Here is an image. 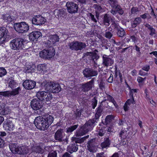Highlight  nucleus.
Returning <instances> with one entry per match:
<instances>
[{"label":"nucleus","mask_w":157,"mask_h":157,"mask_svg":"<svg viewBox=\"0 0 157 157\" xmlns=\"http://www.w3.org/2000/svg\"><path fill=\"white\" fill-rule=\"evenodd\" d=\"M41 116L36 117L34 120V124L37 129L43 131L48 129L50 125L53 122V117L48 113H42Z\"/></svg>","instance_id":"f257e3e1"},{"label":"nucleus","mask_w":157,"mask_h":157,"mask_svg":"<svg viewBox=\"0 0 157 157\" xmlns=\"http://www.w3.org/2000/svg\"><path fill=\"white\" fill-rule=\"evenodd\" d=\"M95 122V119L89 120L80 128L78 129L75 133L76 136H82L91 131L94 127Z\"/></svg>","instance_id":"f03ea898"},{"label":"nucleus","mask_w":157,"mask_h":157,"mask_svg":"<svg viewBox=\"0 0 157 157\" xmlns=\"http://www.w3.org/2000/svg\"><path fill=\"white\" fill-rule=\"evenodd\" d=\"M41 85L42 86L44 87L46 91L52 93H58L61 90V88L59 84L53 82H47L45 81L42 82Z\"/></svg>","instance_id":"7ed1b4c3"},{"label":"nucleus","mask_w":157,"mask_h":157,"mask_svg":"<svg viewBox=\"0 0 157 157\" xmlns=\"http://www.w3.org/2000/svg\"><path fill=\"white\" fill-rule=\"evenodd\" d=\"M25 40L22 38H15L11 42V49L19 51L25 50L26 49L25 47Z\"/></svg>","instance_id":"20e7f679"},{"label":"nucleus","mask_w":157,"mask_h":157,"mask_svg":"<svg viewBox=\"0 0 157 157\" xmlns=\"http://www.w3.org/2000/svg\"><path fill=\"white\" fill-rule=\"evenodd\" d=\"M30 105L34 110V113L38 115L44 113L41 110L43 106V103L38 98L33 99L31 102Z\"/></svg>","instance_id":"39448f33"},{"label":"nucleus","mask_w":157,"mask_h":157,"mask_svg":"<svg viewBox=\"0 0 157 157\" xmlns=\"http://www.w3.org/2000/svg\"><path fill=\"white\" fill-rule=\"evenodd\" d=\"M15 30L19 33H24L27 32L29 29V25L25 22L15 23L13 25Z\"/></svg>","instance_id":"423d86ee"},{"label":"nucleus","mask_w":157,"mask_h":157,"mask_svg":"<svg viewBox=\"0 0 157 157\" xmlns=\"http://www.w3.org/2000/svg\"><path fill=\"white\" fill-rule=\"evenodd\" d=\"M55 55V50L52 47H49L48 49H43L40 52V56L44 59H49Z\"/></svg>","instance_id":"0eeeda50"},{"label":"nucleus","mask_w":157,"mask_h":157,"mask_svg":"<svg viewBox=\"0 0 157 157\" xmlns=\"http://www.w3.org/2000/svg\"><path fill=\"white\" fill-rule=\"evenodd\" d=\"M68 44L70 49L76 51L82 50L86 46L85 43L77 41L71 42Z\"/></svg>","instance_id":"6e6552de"},{"label":"nucleus","mask_w":157,"mask_h":157,"mask_svg":"<svg viewBox=\"0 0 157 157\" xmlns=\"http://www.w3.org/2000/svg\"><path fill=\"white\" fill-rule=\"evenodd\" d=\"M49 92L39 91L36 94V97L40 101L44 102L48 101L52 98V95Z\"/></svg>","instance_id":"1a4fd4ad"},{"label":"nucleus","mask_w":157,"mask_h":157,"mask_svg":"<svg viewBox=\"0 0 157 157\" xmlns=\"http://www.w3.org/2000/svg\"><path fill=\"white\" fill-rule=\"evenodd\" d=\"M65 136V134L63 132V130L59 129L55 132L54 138L57 141L59 142L64 141L65 144H67L68 143V138L66 137L64 139Z\"/></svg>","instance_id":"9d476101"},{"label":"nucleus","mask_w":157,"mask_h":157,"mask_svg":"<svg viewBox=\"0 0 157 157\" xmlns=\"http://www.w3.org/2000/svg\"><path fill=\"white\" fill-rule=\"evenodd\" d=\"M84 77L90 79L92 77L96 76L98 74L97 70L92 68H86L82 72Z\"/></svg>","instance_id":"9b49d317"},{"label":"nucleus","mask_w":157,"mask_h":157,"mask_svg":"<svg viewBox=\"0 0 157 157\" xmlns=\"http://www.w3.org/2000/svg\"><path fill=\"white\" fill-rule=\"evenodd\" d=\"M67 12L73 14L77 13L78 10V5L71 1H68L66 5Z\"/></svg>","instance_id":"f8f14e48"},{"label":"nucleus","mask_w":157,"mask_h":157,"mask_svg":"<svg viewBox=\"0 0 157 157\" xmlns=\"http://www.w3.org/2000/svg\"><path fill=\"white\" fill-rule=\"evenodd\" d=\"M21 90L20 87L13 89L12 91H0V95L3 96L5 97H11L12 96H14L19 94V91Z\"/></svg>","instance_id":"ddd939ff"},{"label":"nucleus","mask_w":157,"mask_h":157,"mask_svg":"<svg viewBox=\"0 0 157 157\" xmlns=\"http://www.w3.org/2000/svg\"><path fill=\"white\" fill-rule=\"evenodd\" d=\"M59 38L57 34L50 35L49 36V39L45 42L46 47H52L54 44L59 41Z\"/></svg>","instance_id":"4468645a"},{"label":"nucleus","mask_w":157,"mask_h":157,"mask_svg":"<svg viewBox=\"0 0 157 157\" xmlns=\"http://www.w3.org/2000/svg\"><path fill=\"white\" fill-rule=\"evenodd\" d=\"M9 37L8 30L5 27H0V44H4L6 38Z\"/></svg>","instance_id":"2eb2a0df"},{"label":"nucleus","mask_w":157,"mask_h":157,"mask_svg":"<svg viewBox=\"0 0 157 157\" xmlns=\"http://www.w3.org/2000/svg\"><path fill=\"white\" fill-rule=\"evenodd\" d=\"M95 78H93L90 81L82 84V90L84 92H87L90 90L94 86Z\"/></svg>","instance_id":"dca6fc26"},{"label":"nucleus","mask_w":157,"mask_h":157,"mask_svg":"<svg viewBox=\"0 0 157 157\" xmlns=\"http://www.w3.org/2000/svg\"><path fill=\"white\" fill-rule=\"evenodd\" d=\"M102 65L105 67H107L109 66H112L114 63L113 59L111 58L110 56L104 55L102 56Z\"/></svg>","instance_id":"f3484780"},{"label":"nucleus","mask_w":157,"mask_h":157,"mask_svg":"<svg viewBox=\"0 0 157 157\" xmlns=\"http://www.w3.org/2000/svg\"><path fill=\"white\" fill-rule=\"evenodd\" d=\"M45 19L40 15L35 16L32 19V23L36 25H43L45 23Z\"/></svg>","instance_id":"a211bd4d"},{"label":"nucleus","mask_w":157,"mask_h":157,"mask_svg":"<svg viewBox=\"0 0 157 157\" xmlns=\"http://www.w3.org/2000/svg\"><path fill=\"white\" fill-rule=\"evenodd\" d=\"M35 82L30 80H26L23 83V86L26 90H30L33 89L36 86Z\"/></svg>","instance_id":"6ab92c4d"},{"label":"nucleus","mask_w":157,"mask_h":157,"mask_svg":"<svg viewBox=\"0 0 157 157\" xmlns=\"http://www.w3.org/2000/svg\"><path fill=\"white\" fill-rule=\"evenodd\" d=\"M95 141V139H93L90 140L87 143V149L90 152H95L97 150Z\"/></svg>","instance_id":"aec40b11"},{"label":"nucleus","mask_w":157,"mask_h":157,"mask_svg":"<svg viewBox=\"0 0 157 157\" xmlns=\"http://www.w3.org/2000/svg\"><path fill=\"white\" fill-rule=\"evenodd\" d=\"M3 127L6 130L11 131L14 128V125L10 120H8L4 122L3 124Z\"/></svg>","instance_id":"412c9836"},{"label":"nucleus","mask_w":157,"mask_h":157,"mask_svg":"<svg viewBox=\"0 0 157 157\" xmlns=\"http://www.w3.org/2000/svg\"><path fill=\"white\" fill-rule=\"evenodd\" d=\"M29 152L28 147L25 145L19 146L17 154L20 155L27 154Z\"/></svg>","instance_id":"4be33fe9"},{"label":"nucleus","mask_w":157,"mask_h":157,"mask_svg":"<svg viewBox=\"0 0 157 157\" xmlns=\"http://www.w3.org/2000/svg\"><path fill=\"white\" fill-rule=\"evenodd\" d=\"M78 149V146L76 143L72 142V143L68 146L67 151L71 154L76 152Z\"/></svg>","instance_id":"5701e85b"},{"label":"nucleus","mask_w":157,"mask_h":157,"mask_svg":"<svg viewBox=\"0 0 157 157\" xmlns=\"http://www.w3.org/2000/svg\"><path fill=\"white\" fill-rule=\"evenodd\" d=\"M42 33L38 31H34L30 33L29 35V39L31 40H34L35 39H38L41 36Z\"/></svg>","instance_id":"b1692460"},{"label":"nucleus","mask_w":157,"mask_h":157,"mask_svg":"<svg viewBox=\"0 0 157 157\" xmlns=\"http://www.w3.org/2000/svg\"><path fill=\"white\" fill-rule=\"evenodd\" d=\"M19 145L16 143H10L9 147L10 150L14 154H17Z\"/></svg>","instance_id":"393cba45"},{"label":"nucleus","mask_w":157,"mask_h":157,"mask_svg":"<svg viewBox=\"0 0 157 157\" xmlns=\"http://www.w3.org/2000/svg\"><path fill=\"white\" fill-rule=\"evenodd\" d=\"M111 140L109 137L104 138V141L101 144V147L102 148H107L109 147L111 143Z\"/></svg>","instance_id":"a878e982"},{"label":"nucleus","mask_w":157,"mask_h":157,"mask_svg":"<svg viewBox=\"0 0 157 157\" xmlns=\"http://www.w3.org/2000/svg\"><path fill=\"white\" fill-rule=\"evenodd\" d=\"M103 109L102 106L100 105L96 109V112L95 115V118H94L93 119H95L96 122V120H98L99 117L101 116L102 113Z\"/></svg>","instance_id":"bb28decb"},{"label":"nucleus","mask_w":157,"mask_h":157,"mask_svg":"<svg viewBox=\"0 0 157 157\" xmlns=\"http://www.w3.org/2000/svg\"><path fill=\"white\" fill-rule=\"evenodd\" d=\"M10 112V109L7 107H5L4 105H0V114L6 115Z\"/></svg>","instance_id":"cd10ccee"},{"label":"nucleus","mask_w":157,"mask_h":157,"mask_svg":"<svg viewBox=\"0 0 157 157\" xmlns=\"http://www.w3.org/2000/svg\"><path fill=\"white\" fill-rule=\"evenodd\" d=\"M142 21L140 17H136L134 19V20L131 22L132 27L135 28L136 26L140 24Z\"/></svg>","instance_id":"c85d7f7f"},{"label":"nucleus","mask_w":157,"mask_h":157,"mask_svg":"<svg viewBox=\"0 0 157 157\" xmlns=\"http://www.w3.org/2000/svg\"><path fill=\"white\" fill-rule=\"evenodd\" d=\"M99 58L98 55H97L96 53H93L91 54V55L88 57L89 59L94 64H96V61Z\"/></svg>","instance_id":"c756f323"},{"label":"nucleus","mask_w":157,"mask_h":157,"mask_svg":"<svg viewBox=\"0 0 157 157\" xmlns=\"http://www.w3.org/2000/svg\"><path fill=\"white\" fill-rule=\"evenodd\" d=\"M3 19L4 20L8 22H12L14 20V17L13 16H11L9 14H6L2 15Z\"/></svg>","instance_id":"7c9ffc66"},{"label":"nucleus","mask_w":157,"mask_h":157,"mask_svg":"<svg viewBox=\"0 0 157 157\" xmlns=\"http://www.w3.org/2000/svg\"><path fill=\"white\" fill-rule=\"evenodd\" d=\"M128 130H121L119 133V137L122 140L126 139L128 136Z\"/></svg>","instance_id":"2f4dec72"},{"label":"nucleus","mask_w":157,"mask_h":157,"mask_svg":"<svg viewBox=\"0 0 157 157\" xmlns=\"http://www.w3.org/2000/svg\"><path fill=\"white\" fill-rule=\"evenodd\" d=\"M116 30L117 31V35L119 37H122L126 35L125 30L120 27H119V28H117Z\"/></svg>","instance_id":"473e14b6"},{"label":"nucleus","mask_w":157,"mask_h":157,"mask_svg":"<svg viewBox=\"0 0 157 157\" xmlns=\"http://www.w3.org/2000/svg\"><path fill=\"white\" fill-rule=\"evenodd\" d=\"M144 26L150 31V33H149L150 35L152 36L153 35L156 34V30L155 29H154L151 26L147 23L145 24Z\"/></svg>","instance_id":"72a5a7b5"},{"label":"nucleus","mask_w":157,"mask_h":157,"mask_svg":"<svg viewBox=\"0 0 157 157\" xmlns=\"http://www.w3.org/2000/svg\"><path fill=\"white\" fill-rule=\"evenodd\" d=\"M110 18L107 14H106L104 16L103 22L104 24L106 26H109L110 24Z\"/></svg>","instance_id":"f704fd0d"},{"label":"nucleus","mask_w":157,"mask_h":157,"mask_svg":"<svg viewBox=\"0 0 157 157\" xmlns=\"http://www.w3.org/2000/svg\"><path fill=\"white\" fill-rule=\"evenodd\" d=\"M9 79L11 80L9 82V86L12 89L16 87L17 86V83L16 81L12 79V77L10 78Z\"/></svg>","instance_id":"c9c22d12"},{"label":"nucleus","mask_w":157,"mask_h":157,"mask_svg":"<svg viewBox=\"0 0 157 157\" xmlns=\"http://www.w3.org/2000/svg\"><path fill=\"white\" fill-rule=\"evenodd\" d=\"M113 118L114 117L112 115H108L105 119L104 124L106 125L108 124L113 120Z\"/></svg>","instance_id":"e433bc0d"},{"label":"nucleus","mask_w":157,"mask_h":157,"mask_svg":"<svg viewBox=\"0 0 157 157\" xmlns=\"http://www.w3.org/2000/svg\"><path fill=\"white\" fill-rule=\"evenodd\" d=\"M113 8L115 9L117 13H118L120 15H122L123 14L124 12V10L121 6L119 4Z\"/></svg>","instance_id":"4c0bfd02"},{"label":"nucleus","mask_w":157,"mask_h":157,"mask_svg":"<svg viewBox=\"0 0 157 157\" xmlns=\"http://www.w3.org/2000/svg\"><path fill=\"white\" fill-rule=\"evenodd\" d=\"M35 68V67L33 65L32 66H29L28 67H26L25 69V72L30 73L34 72Z\"/></svg>","instance_id":"58836bf2"},{"label":"nucleus","mask_w":157,"mask_h":157,"mask_svg":"<svg viewBox=\"0 0 157 157\" xmlns=\"http://www.w3.org/2000/svg\"><path fill=\"white\" fill-rule=\"evenodd\" d=\"M78 126V124H76L67 128L66 132L68 133L72 132L77 128Z\"/></svg>","instance_id":"ea45409f"},{"label":"nucleus","mask_w":157,"mask_h":157,"mask_svg":"<svg viewBox=\"0 0 157 157\" xmlns=\"http://www.w3.org/2000/svg\"><path fill=\"white\" fill-rule=\"evenodd\" d=\"M145 79L146 78H143L140 76L137 78V81L139 83V85L140 87H141L144 85Z\"/></svg>","instance_id":"a19ab883"},{"label":"nucleus","mask_w":157,"mask_h":157,"mask_svg":"<svg viewBox=\"0 0 157 157\" xmlns=\"http://www.w3.org/2000/svg\"><path fill=\"white\" fill-rule=\"evenodd\" d=\"M108 2L112 8L119 4L117 0H108Z\"/></svg>","instance_id":"79ce46f5"},{"label":"nucleus","mask_w":157,"mask_h":157,"mask_svg":"<svg viewBox=\"0 0 157 157\" xmlns=\"http://www.w3.org/2000/svg\"><path fill=\"white\" fill-rule=\"evenodd\" d=\"M83 139L82 138L74 137L73 139V142L77 144V143L81 144L84 142Z\"/></svg>","instance_id":"37998d69"},{"label":"nucleus","mask_w":157,"mask_h":157,"mask_svg":"<svg viewBox=\"0 0 157 157\" xmlns=\"http://www.w3.org/2000/svg\"><path fill=\"white\" fill-rule=\"evenodd\" d=\"M45 68V66L44 65L41 64L38 65L37 67V73H41L42 71L44 70Z\"/></svg>","instance_id":"c03bdc74"},{"label":"nucleus","mask_w":157,"mask_h":157,"mask_svg":"<svg viewBox=\"0 0 157 157\" xmlns=\"http://www.w3.org/2000/svg\"><path fill=\"white\" fill-rule=\"evenodd\" d=\"M106 98L109 101L113 103L115 107H117V106L116 101L112 96L109 95H107Z\"/></svg>","instance_id":"a18cd8bd"},{"label":"nucleus","mask_w":157,"mask_h":157,"mask_svg":"<svg viewBox=\"0 0 157 157\" xmlns=\"http://www.w3.org/2000/svg\"><path fill=\"white\" fill-rule=\"evenodd\" d=\"M113 35L112 33L109 32V30H106L105 31V33L104 34V36L106 38L110 39Z\"/></svg>","instance_id":"49530a36"},{"label":"nucleus","mask_w":157,"mask_h":157,"mask_svg":"<svg viewBox=\"0 0 157 157\" xmlns=\"http://www.w3.org/2000/svg\"><path fill=\"white\" fill-rule=\"evenodd\" d=\"M97 100L96 97H94L91 100L92 106L93 109H94L97 104Z\"/></svg>","instance_id":"de8ad7c7"},{"label":"nucleus","mask_w":157,"mask_h":157,"mask_svg":"<svg viewBox=\"0 0 157 157\" xmlns=\"http://www.w3.org/2000/svg\"><path fill=\"white\" fill-rule=\"evenodd\" d=\"M130 98L128 99L126 102V104H128V105H130L131 104H134L135 103L134 101L133 96H129Z\"/></svg>","instance_id":"09e8293b"},{"label":"nucleus","mask_w":157,"mask_h":157,"mask_svg":"<svg viewBox=\"0 0 157 157\" xmlns=\"http://www.w3.org/2000/svg\"><path fill=\"white\" fill-rule=\"evenodd\" d=\"M7 73L6 70L3 67H0V77L5 76Z\"/></svg>","instance_id":"8fccbe9b"},{"label":"nucleus","mask_w":157,"mask_h":157,"mask_svg":"<svg viewBox=\"0 0 157 157\" xmlns=\"http://www.w3.org/2000/svg\"><path fill=\"white\" fill-rule=\"evenodd\" d=\"M88 16L91 19L92 21L96 23L97 22V19L95 17L94 15L91 13H88Z\"/></svg>","instance_id":"3c124183"},{"label":"nucleus","mask_w":157,"mask_h":157,"mask_svg":"<svg viewBox=\"0 0 157 157\" xmlns=\"http://www.w3.org/2000/svg\"><path fill=\"white\" fill-rule=\"evenodd\" d=\"M41 148L40 146H35L33 148V151L36 153H40L41 152Z\"/></svg>","instance_id":"603ef678"},{"label":"nucleus","mask_w":157,"mask_h":157,"mask_svg":"<svg viewBox=\"0 0 157 157\" xmlns=\"http://www.w3.org/2000/svg\"><path fill=\"white\" fill-rule=\"evenodd\" d=\"M58 16L59 17H63L65 16V13L64 10L62 9L59 10H58Z\"/></svg>","instance_id":"864d4df0"},{"label":"nucleus","mask_w":157,"mask_h":157,"mask_svg":"<svg viewBox=\"0 0 157 157\" xmlns=\"http://www.w3.org/2000/svg\"><path fill=\"white\" fill-rule=\"evenodd\" d=\"M104 128L105 132L107 131V132H113V129L112 126H110L108 127L107 126L106 127H104Z\"/></svg>","instance_id":"5fc2aeb1"},{"label":"nucleus","mask_w":157,"mask_h":157,"mask_svg":"<svg viewBox=\"0 0 157 157\" xmlns=\"http://www.w3.org/2000/svg\"><path fill=\"white\" fill-rule=\"evenodd\" d=\"M105 132V130L104 129V128L103 127L99 130L98 132V134L99 136H102L104 135V134Z\"/></svg>","instance_id":"6e6d98bb"},{"label":"nucleus","mask_w":157,"mask_h":157,"mask_svg":"<svg viewBox=\"0 0 157 157\" xmlns=\"http://www.w3.org/2000/svg\"><path fill=\"white\" fill-rule=\"evenodd\" d=\"M57 153L54 151L50 152L48 156V157H56Z\"/></svg>","instance_id":"4d7b16f0"},{"label":"nucleus","mask_w":157,"mask_h":157,"mask_svg":"<svg viewBox=\"0 0 157 157\" xmlns=\"http://www.w3.org/2000/svg\"><path fill=\"white\" fill-rule=\"evenodd\" d=\"M82 113V110L78 109L77 110L76 112L75 113V115L76 117H80L81 116Z\"/></svg>","instance_id":"13d9d810"},{"label":"nucleus","mask_w":157,"mask_h":157,"mask_svg":"<svg viewBox=\"0 0 157 157\" xmlns=\"http://www.w3.org/2000/svg\"><path fill=\"white\" fill-rule=\"evenodd\" d=\"M130 38L132 39V41L134 43H136L138 39V38L134 35L131 36Z\"/></svg>","instance_id":"bf43d9fd"},{"label":"nucleus","mask_w":157,"mask_h":157,"mask_svg":"<svg viewBox=\"0 0 157 157\" xmlns=\"http://www.w3.org/2000/svg\"><path fill=\"white\" fill-rule=\"evenodd\" d=\"M139 75L142 76H147L148 75V73L144 72L142 70H141L139 71Z\"/></svg>","instance_id":"052dcab7"},{"label":"nucleus","mask_w":157,"mask_h":157,"mask_svg":"<svg viewBox=\"0 0 157 157\" xmlns=\"http://www.w3.org/2000/svg\"><path fill=\"white\" fill-rule=\"evenodd\" d=\"M148 16H149V14L147 13H145L141 15L140 17L143 19H145L147 18Z\"/></svg>","instance_id":"680f3d73"},{"label":"nucleus","mask_w":157,"mask_h":157,"mask_svg":"<svg viewBox=\"0 0 157 157\" xmlns=\"http://www.w3.org/2000/svg\"><path fill=\"white\" fill-rule=\"evenodd\" d=\"M95 6V8L97 10V12H100L102 10V8L100 6L95 4L94 5Z\"/></svg>","instance_id":"e2e57ef3"},{"label":"nucleus","mask_w":157,"mask_h":157,"mask_svg":"<svg viewBox=\"0 0 157 157\" xmlns=\"http://www.w3.org/2000/svg\"><path fill=\"white\" fill-rule=\"evenodd\" d=\"M111 25L113 27L116 29V30L117 29V28H119L120 27L119 25L114 21H113L112 22Z\"/></svg>","instance_id":"0e129e2a"},{"label":"nucleus","mask_w":157,"mask_h":157,"mask_svg":"<svg viewBox=\"0 0 157 157\" xmlns=\"http://www.w3.org/2000/svg\"><path fill=\"white\" fill-rule=\"evenodd\" d=\"M6 135L7 134L5 132H1L0 137H1L2 138H3V139L4 140V138H5V137L6 136Z\"/></svg>","instance_id":"69168bd1"},{"label":"nucleus","mask_w":157,"mask_h":157,"mask_svg":"<svg viewBox=\"0 0 157 157\" xmlns=\"http://www.w3.org/2000/svg\"><path fill=\"white\" fill-rule=\"evenodd\" d=\"M150 69V66L146 65L144 66L142 68V70L146 71H148Z\"/></svg>","instance_id":"338daca9"},{"label":"nucleus","mask_w":157,"mask_h":157,"mask_svg":"<svg viewBox=\"0 0 157 157\" xmlns=\"http://www.w3.org/2000/svg\"><path fill=\"white\" fill-rule=\"evenodd\" d=\"M113 80V76L112 74L110 75L108 79V81L109 83H112Z\"/></svg>","instance_id":"774afa93"}]
</instances>
